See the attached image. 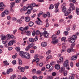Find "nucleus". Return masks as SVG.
<instances>
[{"instance_id":"18","label":"nucleus","mask_w":79,"mask_h":79,"mask_svg":"<svg viewBox=\"0 0 79 79\" xmlns=\"http://www.w3.org/2000/svg\"><path fill=\"white\" fill-rule=\"evenodd\" d=\"M7 62L8 61L7 60H5L3 62V63H4V66H8L9 65V63Z\"/></svg>"},{"instance_id":"22","label":"nucleus","mask_w":79,"mask_h":79,"mask_svg":"<svg viewBox=\"0 0 79 79\" xmlns=\"http://www.w3.org/2000/svg\"><path fill=\"white\" fill-rule=\"evenodd\" d=\"M67 51L68 53H71V52H74V49L72 48H69L67 50Z\"/></svg>"},{"instance_id":"38","label":"nucleus","mask_w":79,"mask_h":79,"mask_svg":"<svg viewBox=\"0 0 79 79\" xmlns=\"http://www.w3.org/2000/svg\"><path fill=\"white\" fill-rule=\"evenodd\" d=\"M54 8V5L53 4H51L50 6L49 7V9L50 10H52Z\"/></svg>"},{"instance_id":"33","label":"nucleus","mask_w":79,"mask_h":79,"mask_svg":"<svg viewBox=\"0 0 79 79\" xmlns=\"http://www.w3.org/2000/svg\"><path fill=\"white\" fill-rule=\"evenodd\" d=\"M28 8H30V7H29V6H28L27 7H26V6H24V7L23 8V10L24 11H26V10H27Z\"/></svg>"},{"instance_id":"63","label":"nucleus","mask_w":79,"mask_h":79,"mask_svg":"<svg viewBox=\"0 0 79 79\" xmlns=\"http://www.w3.org/2000/svg\"><path fill=\"white\" fill-rule=\"evenodd\" d=\"M58 11H59V10L58 9H56L55 10V13H57V12H58Z\"/></svg>"},{"instance_id":"30","label":"nucleus","mask_w":79,"mask_h":79,"mask_svg":"<svg viewBox=\"0 0 79 79\" xmlns=\"http://www.w3.org/2000/svg\"><path fill=\"white\" fill-rule=\"evenodd\" d=\"M52 38L53 40H55L56 39V36L55 35H53L52 36Z\"/></svg>"},{"instance_id":"64","label":"nucleus","mask_w":79,"mask_h":79,"mask_svg":"<svg viewBox=\"0 0 79 79\" xmlns=\"http://www.w3.org/2000/svg\"><path fill=\"white\" fill-rule=\"evenodd\" d=\"M46 24V27H48V26H49V23H47Z\"/></svg>"},{"instance_id":"44","label":"nucleus","mask_w":79,"mask_h":79,"mask_svg":"<svg viewBox=\"0 0 79 79\" xmlns=\"http://www.w3.org/2000/svg\"><path fill=\"white\" fill-rule=\"evenodd\" d=\"M5 15V13L4 12H3L1 14V16H2V17H4Z\"/></svg>"},{"instance_id":"57","label":"nucleus","mask_w":79,"mask_h":79,"mask_svg":"<svg viewBox=\"0 0 79 79\" xmlns=\"http://www.w3.org/2000/svg\"><path fill=\"white\" fill-rule=\"evenodd\" d=\"M46 15L48 18H50V13L48 12Z\"/></svg>"},{"instance_id":"42","label":"nucleus","mask_w":79,"mask_h":79,"mask_svg":"<svg viewBox=\"0 0 79 79\" xmlns=\"http://www.w3.org/2000/svg\"><path fill=\"white\" fill-rule=\"evenodd\" d=\"M18 54L17 53H16L15 54V55H14L13 56H12V58H14L15 59V58H16L18 56Z\"/></svg>"},{"instance_id":"2","label":"nucleus","mask_w":79,"mask_h":79,"mask_svg":"<svg viewBox=\"0 0 79 79\" xmlns=\"http://www.w3.org/2000/svg\"><path fill=\"white\" fill-rule=\"evenodd\" d=\"M69 5L70 7L69 9L70 10V11H73V10H75V7L74 6V3H70Z\"/></svg>"},{"instance_id":"26","label":"nucleus","mask_w":79,"mask_h":79,"mask_svg":"<svg viewBox=\"0 0 79 79\" xmlns=\"http://www.w3.org/2000/svg\"><path fill=\"white\" fill-rule=\"evenodd\" d=\"M17 23H19V24H21V23H22L23 22V20L20 19L17 20Z\"/></svg>"},{"instance_id":"45","label":"nucleus","mask_w":79,"mask_h":79,"mask_svg":"<svg viewBox=\"0 0 79 79\" xmlns=\"http://www.w3.org/2000/svg\"><path fill=\"white\" fill-rule=\"evenodd\" d=\"M24 69H25L24 68L21 67L20 71H21V72H24Z\"/></svg>"},{"instance_id":"10","label":"nucleus","mask_w":79,"mask_h":79,"mask_svg":"<svg viewBox=\"0 0 79 79\" xmlns=\"http://www.w3.org/2000/svg\"><path fill=\"white\" fill-rule=\"evenodd\" d=\"M35 3L34 2L32 3L31 4H30V5L28 6V7H29L30 8H31V9H33V7H34V6H35Z\"/></svg>"},{"instance_id":"54","label":"nucleus","mask_w":79,"mask_h":79,"mask_svg":"<svg viewBox=\"0 0 79 79\" xmlns=\"http://www.w3.org/2000/svg\"><path fill=\"white\" fill-rule=\"evenodd\" d=\"M52 74L53 76H55L56 75V73L55 72H54L52 73Z\"/></svg>"},{"instance_id":"16","label":"nucleus","mask_w":79,"mask_h":79,"mask_svg":"<svg viewBox=\"0 0 79 79\" xmlns=\"http://www.w3.org/2000/svg\"><path fill=\"white\" fill-rule=\"evenodd\" d=\"M48 35L49 34L47 33V32L44 31V35L45 37H48Z\"/></svg>"},{"instance_id":"50","label":"nucleus","mask_w":79,"mask_h":79,"mask_svg":"<svg viewBox=\"0 0 79 79\" xmlns=\"http://www.w3.org/2000/svg\"><path fill=\"white\" fill-rule=\"evenodd\" d=\"M29 29V27L27 26L24 27V31H26L27 30V29Z\"/></svg>"},{"instance_id":"21","label":"nucleus","mask_w":79,"mask_h":79,"mask_svg":"<svg viewBox=\"0 0 79 79\" xmlns=\"http://www.w3.org/2000/svg\"><path fill=\"white\" fill-rule=\"evenodd\" d=\"M58 40H52V43L53 44H56V43H58Z\"/></svg>"},{"instance_id":"27","label":"nucleus","mask_w":79,"mask_h":79,"mask_svg":"<svg viewBox=\"0 0 79 79\" xmlns=\"http://www.w3.org/2000/svg\"><path fill=\"white\" fill-rule=\"evenodd\" d=\"M60 5V3H57L56 4H54V5L55 6V8L56 9H58V6H59Z\"/></svg>"},{"instance_id":"17","label":"nucleus","mask_w":79,"mask_h":79,"mask_svg":"<svg viewBox=\"0 0 79 79\" xmlns=\"http://www.w3.org/2000/svg\"><path fill=\"white\" fill-rule=\"evenodd\" d=\"M13 71V69L11 68H10L7 70L6 73L7 74H10V73H11Z\"/></svg>"},{"instance_id":"40","label":"nucleus","mask_w":79,"mask_h":79,"mask_svg":"<svg viewBox=\"0 0 79 79\" xmlns=\"http://www.w3.org/2000/svg\"><path fill=\"white\" fill-rule=\"evenodd\" d=\"M19 65H21L23 63V62H22V60L21 59H19Z\"/></svg>"},{"instance_id":"46","label":"nucleus","mask_w":79,"mask_h":79,"mask_svg":"<svg viewBox=\"0 0 79 79\" xmlns=\"http://www.w3.org/2000/svg\"><path fill=\"white\" fill-rule=\"evenodd\" d=\"M30 49V48L29 47L27 46L26 48H25V50L26 51V52H27V51H29V50Z\"/></svg>"},{"instance_id":"5","label":"nucleus","mask_w":79,"mask_h":79,"mask_svg":"<svg viewBox=\"0 0 79 79\" xmlns=\"http://www.w3.org/2000/svg\"><path fill=\"white\" fill-rule=\"evenodd\" d=\"M3 7H5V5L3 4V2H1L0 3V10L1 11H3L4 9V8H3Z\"/></svg>"},{"instance_id":"19","label":"nucleus","mask_w":79,"mask_h":79,"mask_svg":"<svg viewBox=\"0 0 79 79\" xmlns=\"http://www.w3.org/2000/svg\"><path fill=\"white\" fill-rule=\"evenodd\" d=\"M47 45V43L45 42H43L41 44V46L42 47H46Z\"/></svg>"},{"instance_id":"12","label":"nucleus","mask_w":79,"mask_h":79,"mask_svg":"<svg viewBox=\"0 0 79 79\" xmlns=\"http://www.w3.org/2000/svg\"><path fill=\"white\" fill-rule=\"evenodd\" d=\"M65 70V68L64 67L60 68V70H59V72L60 73H63L64 71Z\"/></svg>"},{"instance_id":"53","label":"nucleus","mask_w":79,"mask_h":79,"mask_svg":"<svg viewBox=\"0 0 79 79\" xmlns=\"http://www.w3.org/2000/svg\"><path fill=\"white\" fill-rule=\"evenodd\" d=\"M19 29L22 31H24V28H23V27H21L19 28Z\"/></svg>"},{"instance_id":"36","label":"nucleus","mask_w":79,"mask_h":79,"mask_svg":"<svg viewBox=\"0 0 79 79\" xmlns=\"http://www.w3.org/2000/svg\"><path fill=\"white\" fill-rule=\"evenodd\" d=\"M62 11L63 12H65L66 11V8L65 7H63L62 8Z\"/></svg>"},{"instance_id":"9","label":"nucleus","mask_w":79,"mask_h":79,"mask_svg":"<svg viewBox=\"0 0 79 79\" xmlns=\"http://www.w3.org/2000/svg\"><path fill=\"white\" fill-rule=\"evenodd\" d=\"M69 63L68 60H66L64 63V67H68L69 66V65L68 64Z\"/></svg>"},{"instance_id":"49","label":"nucleus","mask_w":79,"mask_h":79,"mask_svg":"<svg viewBox=\"0 0 79 79\" xmlns=\"http://www.w3.org/2000/svg\"><path fill=\"white\" fill-rule=\"evenodd\" d=\"M32 72L33 74H35V73H36V69H34L32 70Z\"/></svg>"},{"instance_id":"14","label":"nucleus","mask_w":79,"mask_h":79,"mask_svg":"<svg viewBox=\"0 0 79 79\" xmlns=\"http://www.w3.org/2000/svg\"><path fill=\"white\" fill-rule=\"evenodd\" d=\"M25 20L26 22H29L31 20V18L29 17H26L25 18Z\"/></svg>"},{"instance_id":"23","label":"nucleus","mask_w":79,"mask_h":79,"mask_svg":"<svg viewBox=\"0 0 79 79\" xmlns=\"http://www.w3.org/2000/svg\"><path fill=\"white\" fill-rule=\"evenodd\" d=\"M29 41L30 42H31V43H34V40L32 38H30L29 39Z\"/></svg>"},{"instance_id":"37","label":"nucleus","mask_w":79,"mask_h":79,"mask_svg":"<svg viewBox=\"0 0 79 79\" xmlns=\"http://www.w3.org/2000/svg\"><path fill=\"white\" fill-rule=\"evenodd\" d=\"M63 73L64 76H66L68 74V71L66 70H65L64 72H63Z\"/></svg>"},{"instance_id":"20","label":"nucleus","mask_w":79,"mask_h":79,"mask_svg":"<svg viewBox=\"0 0 79 79\" xmlns=\"http://www.w3.org/2000/svg\"><path fill=\"white\" fill-rule=\"evenodd\" d=\"M77 58V56H74L71 58V60H75Z\"/></svg>"},{"instance_id":"35","label":"nucleus","mask_w":79,"mask_h":79,"mask_svg":"<svg viewBox=\"0 0 79 79\" xmlns=\"http://www.w3.org/2000/svg\"><path fill=\"white\" fill-rule=\"evenodd\" d=\"M15 50L17 52H19L21 50V49H20V48L19 47H17L15 48Z\"/></svg>"},{"instance_id":"51","label":"nucleus","mask_w":79,"mask_h":79,"mask_svg":"<svg viewBox=\"0 0 79 79\" xmlns=\"http://www.w3.org/2000/svg\"><path fill=\"white\" fill-rule=\"evenodd\" d=\"M50 53H51V50H50L46 52V54L47 55H50Z\"/></svg>"},{"instance_id":"48","label":"nucleus","mask_w":79,"mask_h":79,"mask_svg":"<svg viewBox=\"0 0 79 79\" xmlns=\"http://www.w3.org/2000/svg\"><path fill=\"white\" fill-rule=\"evenodd\" d=\"M64 33L65 35H67L69 34V32H68V31H65L64 32Z\"/></svg>"},{"instance_id":"52","label":"nucleus","mask_w":79,"mask_h":79,"mask_svg":"<svg viewBox=\"0 0 79 79\" xmlns=\"http://www.w3.org/2000/svg\"><path fill=\"white\" fill-rule=\"evenodd\" d=\"M36 31H33L32 32V35L33 36L35 35H36V33H35Z\"/></svg>"},{"instance_id":"31","label":"nucleus","mask_w":79,"mask_h":79,"mask_svg":"<svg viewBox=\"0 0 79 79\" xmlns=\"http://www.w3.org/2000/svg\"><path fill=\"white\" fill-rule=\"evenodd\" d=\"M6 39V37L5 35H3L2 36L1 40H5Z\"/></svg>"},{"instance_id":"28","label":"nucleus","mask_w":79,"mask_h":79,"mask_svg":"<svg viewBox=\"0 0 79 79\" xmlns=\"http://www.w3.org/2000/svg\"><path fill=\"white\" fill-rule=\"evenodd\" d=\"M4 13H5V15H8L10 14V12L7 10H5Z\"/></svg>"},{"instance_id":"25","label":"nucleus","mask_w":79,"mask_h":79,"mask_svg":"<svg viewBox=\"0 0 79 79\" xmlns=\"http://www.w3.org/2000/svg\"><path fill=\"white\" fill-rule=\"evenodd\" d=\"M75 76V74H72V76H70L68 79H74V76Z\"/></svg>"},{"instance_id":"43","label":"nucleus","mask_w":79,"mask_h":79,"mask_svg":"<svg viewBox=\"0 0 79 79\" xmlns=\"http://www.w3.org/2000/svg\"><path fill=\"white\" fill-rule=\"evenodd\" d=\"M36 35H39V34H40V31H39V30H37L36 31Z\"/></svg>"},{"instance_id":"62","label":"nucleus","mask_w":79,"mask_h":79,"mask_svg":"<svg viewBox=\"0 0 79 79\" xmlns=\"http://www.w3.org/2000/svg\"><path fill=\"white\" fill-rule=\"evenodd\" d=\"M12 63L13 64H16V60H14L12 61Z\"/></svg>"},{"instance_id":"55","label":"nucleus","mask_w":79,"mask_h":79,"mask_svg":"<svg viewBox=\"0 0 79 79\" xmlns=\"http://www.w3.org/2000/svg\"><path fill=\"white\" fill-rule=\"evenodd\" d=\"M6 37L7 38V39H10V35L8 34V35H6Z\"/></svg>"},{"instance_id":"11","label":"nucleus","mask_w":79,"mask_h":79,"mask_svg":"<svg viewBox=\"0 0 79 79\" xmlns=\"http://www.w3.org/2000/svg\"><path fill=\"white\" fill-rule=\"evenodd\" d=\"M72 10H70L69 9H68L66 12H64V16H68L69 15V13H70V11H71Z\"/></svg>"},{"instance_id":"32","label":"nucleus","mask_w":79,"mask_h":79,"mask_svg":"<svg viewBox=\"0 0 79 79\" xmlns=\"http://www.w3.org/2000/svg\"><path fill=\"white\" fill-rule=\"evenodd\" d=\"M76 12L77 13V15H79V8L77 7L76 8Z\"/></svg>"},{"instance_id":"60","label":"nucleus","mask_w":79,"mask_h":79,"mask_svg":"<svg viewBox=\"0 0 79 79\" xmlns=\"http://www.w3.org/2000/svg\"><path fill=\"white\" fill-rule=\"evenodd\" d=\"M36 73L37 74H41V72L40 71H38Z\"/></svg>"},{"instance_id":"7","label":"nucleus","mask_w":79,"mask_h":79,"mask_svg":"<svg viewBox=\"0 0 79 79\" xmlns=\"http://www.w3.org/2000/svg\"><path fill=\"white\" fill-rule=\"evenodd\" d=\"M13 43H16V41L14 40H12L9 42L8 44V46H11L13 44Z\"/></svg>"},{"instance_id":"56","label":"nucleus","mask_w":79,"mask_h":79,"mask_svg":"<svg viewBox=\"0 0 79 79\" xmlns=\"http://www.w3.org/2000/svg\"><path fill=\"white\" fill-rule=\"evenodd\" d=\"M55 62L54 61L51 62L50 63V65H53V64H55Z\"/></svg>"},{"instance_id":"61","label":"nucleus","mask_w":79,"mask_h":79,"mask_svg":"<svg viewBox=\"0 0 79 79\" xmlns=\"http://www.w3.org/2000/svg\"><path fill=\"white\" fill-rule=\"evenodd\" d=\"M38 78L37 77L35 76H34L32 77V78L33 79H37Z\"/></svg>"},{"instance_id":"29","label":"nucleus","mask_w":79,"mask_h":79,"mask_svg":"<svg viewBox=\"0 0 79 79\" xmlns=\"http://www.w3.org/2000/svg\"><path fill=\"white\" fill-rule=\"evenodd\" d=\"M34 45V44L33 43H31V44H29L28 45V47H29V48H31L32 47H33Z\"/></svg>"},{"instance_id":"15","label":"nucleus","mask_w":79,"mask_h":79,"mask_svg":"<svg viewBox=\"0 0 79 79\" xmlns=\"http://www.w3.org/2000/svg\"><path fill=\"white\" fill-rule=\"evenodd\" d=\"M55 68L58 70L60 69V66L58 64H56L55 66Z\"/></svg>"},{"instance_id":"34","label":"nucleus","mask_w":79,"mask_h":79,"mask_svg":"<svg viewBox=\"0 0 79 79\" xmlns=\"http://www.w3.org/2000/svg\"><path fill=\"white\" fill-rule=\"evenodd\" d=\"M16 75L13 74L12 76L10 77V79H15V78H16Z\"/></svg>"},{"instance_id":"39","label":"nucleus","mask_w":79,"mask_h":79,"mask_svg":"<svg viewBox=\"0 0 79 79\" xmlns=\"http://www.w3.org/2000/svg\"><path fill=\"white\" fill-rule=\"evenodd\" d=\"M51 57H52V56H48L46 58V60L48 61V59H50V58H51Z\"/></svg>"},{"instance_id":"58","label":"nucleus","mask_w":79,"mask_h":79,"mask_svg":"<svg viewBox=\"0 0 79 79\" xmlns=\"http://www.w3.org/2000/svg\"><path fill=\"white\" fill-rule=\"evenodd\" d=\"M66 40V37H63L61 39V41H63L64 40Z\"/></svg>"},{"instance_id":"47","label":"nucleus","mask_w":79,"mask_h":79,"mask_svg":"<svg viewBox=\"0 0 79 79\" xmlns=\"http://www.w3.org/2000/svg\"><path fill=\"white\" fill-rule=\"evenodd\" d=\"M60 62H63V57H60Z\"/></svg>"},{"instance_id":"24","label":"nucleus","mask_w":79,"mask_h":79,"mask_svg":"<svg viewBox=\"0 0 79 79\" xmlns=\"http://www.w3.org/2000/svg\"><path fill=\"white\" fill-rule=\"evenodd\" d=\"M28 24L30 27H32L34 25V23L32 21H30L28 23Z\"/></svg>"},{"instance_id":"41","label":"nucleus","mask_w":79,"mask_h":79,"mask_svg":"<svg viewBox=\"0 0 79 79\" xmlns=\"http://www.w3.org/2000/svg\"><path fill=\"white\" fill-rule=\"evenodd\" d=\"M26 33L27 35H31V31H27Z\"/></svg>"},{"instance_id":"13","label":"nucleus","mask_w":79,"mask_h":79,"mask_svg":"<svg viewBox=\"0 0 79 79\" xmlns=\"http://www.w3.org/2000/svg\"><path fill=\"white\" fill-rule=\"evenodd\" d=\"M19 54L20 56H21L22 58H24V52H23V51H21L19 52Z\"/></svg>"},{"instance_id":"59","label":"nucleus","mask_w":79,"mask_h":79,"mask_svg":"<svg viewBox=\"0 0 79 79\" xmlns=\"http://www.w3.org/2000/svg\"><path fill=\"white\" fill-rule=\"evenodd\" d=\"M35 60L36 63H37L38 61H39L40 59L38 58H36Z\"/></svg>"},{"instance_id":"6","label":"nucleus","mask_w":79,"mask_h":79,"mask_svg":"<svg viewBox=\"0 0 79 79\" xmlns=\"http://www.w3.org/2000/svg\"><path fill=\"white\" fill-rule=\"evenodd\" d=\"M37 19H38V20L35 22L36 24H38V25H42V22L40 20V19L39 18H37Z\"/></svg>"},{"instance_id":"4","label":"nucleus","mask_w":79,"mask_h":79,"mask_svg":"<svg viewBox=\"0 0 79 79\" xmlns=\"http://www.w3.org/2000/svg\"><path fill=\"white\" fill-rule=\"evenodd\" d=\"M24 58H25L26 59H29L30 58V55L28 53H24Z\"/></svg>"},{"instance_id":"1","label":"nucleus","mask_w":79,"mask_h":79,"mask_svg":"<svg viewBox=\"0 0 79 79\" xmlns=\"http://www.w3.org/2000/svg\"><path fill=\"white\" fill-rule=\"evenodd\" d=\"M77 38V36L75 35H73L71 38H70L69 41L70 43H74L75 42V40Z\"/></svg>"},{"instance_id":"8","label":"nucleus","mask_w":79,"mask_h":79,"mask_svg":"<svg viewBox=\"0 0 79 79\" xmlns=\"http://www.w3.org/2000/svg\"><path fill=\"white\" fill-rule=\"evenodd\" d=\"M10 10L11 11L13 12L14 11V10L13 9V8L15 6V2H11L10 3Z\"/></svg>"},{"instance_id":"3","label":"nucleus","mask_w":79,"mask_h":79,"mask_svg":"<svg viewBox=\"0 0 79 79\" xmlns=\"http://www.w3.org/2000/svg\"><path fill=\"white\" fill-rule=\"evenodd\" d=\"M46 68L47 69H49L50 71H52L53 69V66L49 64H48L46 65Z\"/></svg>"}]
</instances>
